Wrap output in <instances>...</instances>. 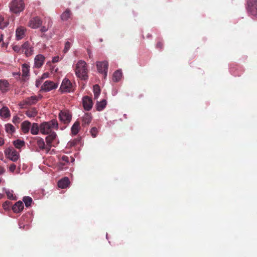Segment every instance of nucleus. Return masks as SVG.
I'll use <instances>...</instances> for the list:
<instances>
[{
  "label": "nucleus",
  "instance_id": "nucleus-35",
  "mask_svg": "<svg viewBox=\"0 0 257 257\" xmlns=\"http://www.w3.org/2000/svg\"><path fill=\"white\" fill-rule=\"evenodd\" d=\"M23 201H24L26 207H29L31 206V204L33 202V200L31 197L29 196H25L23 197Z\"/></svg>",
  "mask_w": 257,
  "mask_h": 257
},
{
  "label": "nucleus",
  "instance_id": "nucleus-49",
  "mask_svg": "<svg viewBox=\"0 0 257 257\" xmlns=\"http://www.w3.org/2000/svg\"><path fill=\"white\" fill-rule=\"evenodd\" d=\"M157 47H161V43H158L157 45Z\"/></svg>",
  "mask_w": 257,
  "mask_h": 257
},
{
  "label": "nucleus",
  "instance_id": "nucleus-13",
  "mask_svg": "<svg viewBox=\"0 0 257 257\" xmlns=\"http://www.w3.org/2000/svg\"><path fill=\"white\" fill-rule=\"evenodd\" d=\"M22 51L27 56H30L33 53V48L29 42H26L22 45Z\"/></svg>",
  "mask_w": 257,
  "mask_h": 257
},
{
  "label": "nucleus",
  "instance_id": "nucleus-46",
  "mask_svg": "<svg viewBox=\"0 0 257 257\" xmlns=\"http://www.w3.org/2000/svg\"><path fill=\"white\" fill-rule=\"evenodd\" d=\"M62 159L63 161H66L67 162H69V159L67 156H63Z\"/></svg>",
  "mask_w": 257,
  "mask_h": 257
},
{
  "label": "nucleus",
  "instance_id": "nucleus-21",
  "mask_svg": "<svg viewBox=\"0 0 257 257\" xmlns=\"http://www.w3.org/2000/svg\"><path fill=\"white\" fill-rule=\"evenodd\" d=\"M31 123L28 121H24L21 124V129L24 134H27L29 132Z\"/></svg>",
  "mask_w": 257,
  "mask_h": 257
},
{
  "label": "nucleus",
  "instance_id": "nucleus-38",
  "mask_svg": "<svg viewBox=\"0 0 257 257\" xmlns=\"http://www.w3.org/2000/svg\"><path fill=\"white\" fill-rule=\"evenodd\" d=\"M71 45V43L67 41L66 42L64 49V53H66L69 50Z\"/></svg>",
  "mask_w": 257,
  "mask_h": 257
},
{
  "label": "nucleus",
  "instance_id": "nucleus-44",
  "mask_svg": "<svg viewBox=\"0 0 257 257\" xmlns=\"http://www.w3.org/2000/svg\"><path fill=\"white\" fill-rule=\"evenodd\" d=\"M59 57L58 56H55L52 59L53 63H56L59 61Z\"/></svg>",
  "mask_w": 257,
  "mask_h": 257
},
{
  "label": "nucleus",
  "instance_id": "nucleus-5",
  "mask_svg": "<svg viewBox=\"0 0 257 257\" xmlns=\"http://www.w3.org/2000/svg\"><path fill=\"white\" fill-rule=\"evenodd\" d=\"M42 96L41 95L37 96L36 95L32 96L30 97H28L23 101L20 102L19 105L21 108H24L26 105H31L36 104L41 98Z\"/></svg>",
  "mask_w": 257,
  "mask_h": 257
},
{
  "label": "nucleus",
  "instance_id": "nucleus-37",
  "mask_svg": "<svg viewBox=\"0 0 257 257\" xmlns=\"http://www.w3.org/2000/svg\"><path fill=\"white\" fill-rule=\"evenodd\" d=\"M90 133L93 138L96 137L97 134V128L95 127H92L90 131Z\"/></svg>",
  "mask_w": 257,
  "mask_h": 257
},
{
  "label": "nucleus",
  "instance_id": "nucleus-1",
  "mask_svg": "<svg viewBox=\"0 0 257 257\" xmlns=\"http://www.w3.org/2000/svg\"><path fill=\"white\" fill-rule=\"evenodd\" d=\"M58 123L56 119H53L49 121H45L40 125V132L44 135L52 133L53 129H58Z\"/></svg>",
  "mask_w": 257,
  "mask_h": 257
},
{
  "label": "nucleus",
  "instance_id": "nucleus-30",
  "mask_svg": "<svg viewBox=\"0 0 257 257\" xmlns=\"http://www.w3.org/2000/svg\"><path fill=\"white\" fill-rule=\"evenodd\" d=\"M9 25L8 21L5 19L3 16L0 15V29H4Z\"/></svg>",
  "mask_w": 257,
  "mask_h": 257
},
{
  "label": "nucleus",
  "instance_id": "nucleus-3",
  "mask_svg": "<svg viewBox=\"0 0 257 257\" xmlns=\"http://www.w3.org/2000/svg\"><path fill=\"white\" fill-rule=\"evenodd\" d=\"M10 11L18 14L22 12L25 9V4L23 0H12L9 4Z\"/></svg>",
  "mask_w": 257,
  "mask_h": 257
},
{
  "label": "nucleus",
  "instance_id": "nucleus-47",
  "mask_svg": "<svg viewBox=\"0 0 257 257\" xmlns=\"http://www.w3.org/2000/svg\"><path fill=\"white\" fill-rule=\"evenodd\" d=\"M4 140L2 138L0 137V146H3L4 144Z\"/></svg>",
  "mask_w": 257,
  "mask_h": 257
},
{
  "label": "nucleus",
  "instance_id": "nucleus-29",
  "mask_svg": "<svg viewBox=\"0 0 257 257\" xmlns=\"http://www.w3.org/2000/svg\"><path fill=\"white\" fill-rule=\"evenodd\" d=\"M122 72L120 70H118L114 72L113 75L112 80L114 82L119 81L122 77Z\"/></svg>",
  "mask_w": 257,
  "mask_h": 257
},
{
  "label": "nucleus",
  "instance_id": "nucleus-7",
  "mask_svg": "<svg viewBox=\"0 0 257 257\" xmlns=\"http://www.w3.org/2000/svg\"><path fill=\"white\" fill-rule=\"evenodd\" d=\"M96 66L98 71L104 74V78H105L107 76L108 63L107 61H104L101 62H97Z\"/></svg>",
  "mask_w": 257,
  "mask_h": 257
},
{
  "label": "nucleus",
  "instance_id": "nucleus-20",
  "mask_svg": "<svg viewBox=\"0 0 257 257\" xmlns=\"http://www.w3.org/2000/svg\"><path fill=\"white\" fill-rule=\"evenodd\" d=\"M0 116L5 118L10 116V111L8 107L4 106L0 109Z\"/></svg>",
  "mask_w": 257,
  "mask_h": 257
},
{
  "label": "nucleus",
  "instance_id": "nucleus-32",
  "mask_svg": "<svg viewBox=\"0 0 257 257\" xmlns=\"http://www.w3.org/2000/svg\"><path fill=\"white\" fill-rule=\"evenodd\" d=\"M71 12L69 10H66L63 14L61 15V19L63 21H67L71 16Z\"/></svg>",
  "mask_w": 257,
  "mask_h": 257
},
{
  "label": "nucleus",
  "instance_id": "nucleus-10",
  "mask_svg": "<svg viewBox=\"0 0 257 257\" xmlns=\"http://www.w3.org/2000/svg\"><path fill=\"white\" fill-rule=\"evenodd\" d=\"M8 158L13 162H16L19 158V153L14 149H9L5 151Z\"/></svg>",
  "mask_w": 257,
  "mask_h": 257
},
{
  "label": "nucleus",
  "instance_id": "nucleus-51",
  "mask_svg": "<svg viewBox=\"0 0 257 257\" xmlns=\"http://www.w3.org/2000/svg\"><path fill=\"white\" fill-rule=\"evenodd\" d=\"M4 196V195L0 193V199L2 198Z\"/></svg>",
  "mask_w": 257,
  "mask_h": 257
},
{
  "label": "nucleus",
  "instance_id": "nucleus-11",
  "mask_svg": "<svg viewBox=\"0 0 257 257\" xmlns=\"http://www.w3.org/2000/svg\"><path fill=\"white\" fill-rule=\"evenodd\" d=\"M42 24V20L39 17H35L30 20L28 25L32 29H37Z\"/></svg>",
  "mask_w": 257,
  "mask_h": 257
},
{
  "label": "nucleus",
  "instance_id": "nucleus-31",
  "mask_svg": "<svg viewBox=\"0 0 257 257\" xmlns=\"http://www.w3.org/2000/svg\"><path fill=\"white\" fill-rule=\"evenodd\" d=\"M5 130L7 133L12 134L15 132V128L12 124L7 123L5 125Z\"/></svg>",
  "mask_w": 257,
  "mask_h": 257
},
{
  "label": "nucleus",
  "instance_id": "nucleus-27",
  "mask_svg": "<svg viewBox=\"0 0 257 257\" xmlns=\"http://www.w3.org/2000/svg\"><path fill=\"white\" fill-rule=\"evenodd\" d=\"M22 76L27 77L29 76L30 72V66L27 64H24L22 66Z\"/></svg>",
  "mask_w": 257,
  "mask_h": 257
},
{
  "label": "nucleus",
  "instance_id": "nucleus-25",
  "mask_svg": "<svg viewBox=\"0 0 257 257\" xmlns=\"http://www.w3.org/2000/svg\"><path fill=\"white\" fill-rule=\"evenodd\" d=\"M80 128V123L78 121H76L71 127V133L73 135H76Z\"/></svg>",
  "mask_w": 257,
  "mask_h": 257
},
{
  "label": "nucleus",
  "instance_id": "nucleus-36",
  "mask_svg": "<svg viewBox=\"0 0 257 257\" xmlns=\"http://www.w3.org/2000/svg\"><path fill=\"white\" fill-rule=\"evenodd\" d=\"M3 189L4 191H5L6 193L8 198H9L10 199L13 200L16 199V197L13 195V190L6 189L5 188H3Z\"/></svg>",
  "mask_w": 257,
  "mask_h": 257
},
{
  "label": "nucleus",
  "instance_id": "nucleus-42",
  "mask_svg": "<svg viewBox=\"0 0 257 257\" xmlns=\"http://www.w3.org/2000/svg\"><path fill=\"white\" fill-rule=\"evenodd\" d=\"M42 81L43 79H41V78L37 79L36 81V86L37 87H39L42 83Z\"/></svg>",
  "mask_w": 257,
  "mask_h": 257
},
{
  "label": "nucleus",
  "instance_id": "nucleus-22",
  "mask_svg": "<svg viewBox=\"0 0 257 257\" xmlns=\"http://www.w3.org/2000/svg\"><path fill=\"white\" fill-rule=\"evenodd\" d=\"M9 88V83L6 80H0V90L4 92H7Z\"/></svg>",
  "mask_w": 257,
  "mask_h": 257
},
{
  "label": "nucleus",
  "instance_id": "nucleus-18",
  "mask_svg": "<svg viewBox=\"0 0 257 257\" xmlns=\"http://www.w3.org/2000/svg\"><path fill=\"white\" fill-rule=\"evenodd\" d=\"M70 184L69 179L68 177H64L59 181L58 183V187L60 188L64 189L68 187Z\"/></svg>",
  "mask_w": 257,
  "mask_h": 257
},
{
  "label": "nucleus",
  "instance_id": "nucleus-12",
  "mask_svg": "<svg viewBox=\"0 0 257 257\" xmlns=\"http://www.w3.org/2000/svg\"><path fill=\"white\" fill-rule=\"evenodd\" d=\"M83 105L85 110H90L93 106L92 99L88 96L83 97L82 99Z\"/></svg>",
  "mask_w": 257,
  "mask_h": 257
},
{
  "label": "nucleus",
  "instance_id": "nucleus-43",
  "mask_svg": "<svg viewBox=\"0 0 257 257\" xmlns=\"http://www.w3.org/2000/svg\"><path fill=\"white\" fill-rule=\"evenodd\" d=\"M49 73H47V72H46V73H44L42 75V77H41V79H43H43H45V78H48V77H49Z\"/></svg>",
  "mask_w": 257,
  "mask_h": 257
},
{
  "label": "nucleus",
  "instance_id": "nucleus-8",
  "mask_svg": "<svg viewBox=\"0 0 257 257\" xmlns=\"http://www.w3.org/2000/svg\"><path fill=\"white\" fill-rule=\"evenodd\" d=\"M247 10L251 15L257 17V0H248Z\"/></svg>",
  "mask_w": 257,
  "mask_h": 257
},
{
  "label": "nucleus",
  "instance_id": "nucleus-52",
  "mask_svg": "<svg viewBox=\"0 0 257 257\" xmlns=\"http://www.w3.org/2000/svg\"><path fill=\"white\" fill-rule=\"evenodd\" d=\"M1 181H2V180H1V179H0V183L1 182Z\"/></svg>",
  "mask_w": 257,
  "mask_h": 257
},
{
  "label": "nucleus",
  "instance_id": "nucleus-50",
  "mask_svg": "<svg viewBox=\"0 0 257 257\" xmlns=\"http://www.w3.org/2000/svg\"><path fill=\"white\" fill-rule=\"evenodd\" d=\"M3 40V35H2L0 36V42H1Z\"/></svg>",
  "mask_w": 257,
  "mask_h": 257
},
{
  "label": "nucleus",
  "instance_id": "nucleus-4",
  "mask_svg": "<svg viewBox=\"0 0 257 257\" xmlns=\"http://www.w3.org/2000/svg\"><path fill=\"white\" fill-rule=\"evenodd\" d=\"M60 89L63 92H71L75 90V85L69 79L65 78L61 85Z\"/></svg>",
  "mask_w": 257,
  "mask_h": 257
},
{
  "label": "nucleus",
  "instance_id": "nucleus-33",
  "mask_svg": "<svg viewBox=\"0 0 257 257\" xmlns=\"http://www.w3.org/2000/svg\"><path fill=\"white\" fill-rule=\"evenodd\" d=\"M93 93L94 99H97L100 93V89L98 85L96 84L94 85Z\"/></svg>",
  "mask_w": 257,
  "mask_h": 257
},
{
  "label": "nucleus",
  "instance_id": "nucleus-23",
  "mask_svg": "<svg viewBox=\"0 0 257 257\" xmlns=\"http://www.w3.org/2000/svg\"><path fill=\"white\" fill-rule=\"evenodd\" d=\"M107 104L106 100L103 99L100 101H97L96 107L97 111H100L104 109Z\"/></svg>",
  "mask_w": 257,
  "mask_h": 257
},
{
  "label": "nucleus",
  "instance_id": "nucleus-19",
  "mask_svg": "<svg viewBox=\"0 0 257 257\" xmlns=\"http://www.w3.org/2000/svg\"><path fill=\"white\" fill-rule=\"evenodd\" d=\"M12 209L14 212L19 213L23 210L24 204L22 201H19L13 205Z\"/></svg>",
  "mask_w": 257,
  "mask_h": 257
},
{
  "label": "nucleus",
  "instance_id": "nucleus-28",
  "mask_svg": "<svg viewBox=\"0 0 257 257\" xmlns=\"http://www.w3.org/2000/svg\"><path fill=\"white\" fill-rule=\"evenodd\" d=\"M38 114V111L35 107L31 108L26 112V114L29 117H34Z\"/></svg>",
  "mask_w": 257,
  "mask_h": 257
},
{
  "label": "nucleus",
  "instance_id": "nucleus-9",
  "mask_svg": "<svg viewBox=\"0 0 257 257\" xmlns=\"http://www.w3.org/2000/svg\"><path fill=\"white\" fill-rule=\"evenodd\" d=\"M58 85L52 81H46L41 86V90L45 92H48L57 88Z\"/></svg>",
  "mask_w": 257,
  "mask_h": 257
},
{
  "label": "nucleus",
  "instance_id": "nucleus-41",
  "mask_svg": "<svg viewBox=\"0 0 257 257\" xmlns=\"http://www.w3.org/2000/svg\"><path fill=\"white\" fill-rule=\"evenodd\" d=\"M16 169V166L14 164L10 165L9 167V171L11 172H14Z\"/></svg>",
  "mask_w": 257,
  "mask_h": 257
},
{
  "label": "nucleus",
  "instance_id": "nucleus-2",
  "mask_svg": "<svg viewBox=\"0 0 257 257\" xmlns=\"http://www.w3.org/2000/svg\"><path fill=\"white\" fill-rule=\"evenodd\" d=\"M75 74L81 79H86L87 78V68L86 63L82 60L78 61L74 68Z\"/></svg>",
  "mask_w": 257,
  "mask_h": 257
},
{
  "label": "nucleus",
  "instance_id": "nucleus-6",
  "mask_svg": "<svg viewBox=\"0 0 257 257\" xmlns=\"http://www.w3.org/2000/svg\"><path fill=\"white\" fill-rule=\"evenodd\" d=\"M60 120L64 123H69L72 119V114L68 110H61L59 114Z\"/></svg>",
  "mask_w": 257,
  "mask_h": 257
},
{
  "label": "nucleus",
  "instance_id": "nucleus-16",
  "mask_svg": "<svg viewBox=\"0 0 257 257\" xmlns=\"http://www.w3.org/2000/svg\"><path fill=\"white\" fill-rule=\"evenodd\" d=\"M26 29L22 26L19 27L16 31V37L17 40H20L25 36Z\"/></svg>",
  "mask_w": 257,
  "mask_h": 257
},
{
  "label": "nucleus",
  "instance_id": "nucleus-24",
  "mask_svg": "<svg viewBox=\"0 0 257 257\" xmlns=\"http://www.w3.org/2000/svg\"><path fill=\"white\" fill-rule=\"evenodd\" d=\"M92 120V115L91 113H86L84 114L82 117L83 124H89Z\"/></svg>",
  "mask_w": 257,
  "mask_h": 257
},
{
  "label": "nucleus",
  "instance_id": "nucleus-45",
  "mask_svg": "<svg viewBox=\"0 0 257 257\" xmlns=\"http://www.w3.org/2000/svg\"><path fill=\"white\" fill-rule=\"evenodd\" d=\"M48 28L45 26H43L41 28V31L42 32H46L48 31Z\"/></svg>",
  "mask_w": 257,
  "mask_h": 257
},
{
  "label": "nucleus",
  "instance_id": "nucleus-34",
  "mask_svg": "<svg viewBox=\"0 0 257 257\" xmlns=\"http://www.w3.org/2000/svg\"><path fill=\"white\" fill-rule=\"evenodd\" d=\"M15 147L17 149H21L25 145V142L20 140H17L13 142Z\"/></svg>",
  "mask_w": 257,
  "mask_h": 257
},
{
  "label": "nucleus",
  "instance_id": "nucleus-48",
  "mask_svg": "<svg viewBox=\"0 0 257 257\" xmlns=\"http://www.w3.org/2000/svg\"><path fill=\"white\" fill-rule=\"evenodd\" d=\"M5 172V169L3 167L0 166V175L3 174Z\"/></svg>",
  "mask_w": 257,
  "mask_h": 257
},
{
  "label": "nucleus",
  "instance_id": "nucleus-39",
  "mask_svg": "<svg viewBox=\"0 0 257 257\" xmlns=\"http://www.w3.org/2000/svg\"><path fill=\"white\" fill-rule=\"evenodd\" d=\"M13 49L16 52L19 53L22 50V47H20L18 45H14L13 46Z\"/></svg>",
  "mask_w": 257,
  "mask_h": 257
},
{
  "label": "nucleus",
  "instance_id": "nucleus-17",
  "mask_svg": "<svg viewBox=\"0 0 257 257\" xmlns=\"http://www.w3.org/2000/svg\"><path fill=\"white\" fill-rule=\"evenodd\" d=\"M56 137L57 135L56 133L52 132V133L49 134V135L46 138V143L48 146V150L50 149L52 146V143L55 140H56Z\"/></svg>",
  "mask_w": 257,
  "mask_h": 257
},
{
  "label": "nucleus",
  "instance_id": "nucleus-40",
  "mask_svg": "<svg viewBox=\"0 0 257 257\" xmlns=\"http://www.w3.org/2000/svg\"><path fill=\"white\" fill-rule=\"evenodd\" d=\"M20 121V118L18 116H14L13 118V122L14 123H19Z\"/></svg>",
  "mask_w": 257,
  "mask_h": 257
},
{
  "label": "nucleus",
  "instance_id": "nucleus-26",
  "mask_svg": "<svg viewBox=\"0 0 257 257\" xmlns=\"http://www.w3.org/2000/svg\"><path fill=\"white\" fill-rule=\"evenodd\" d=\"M30 130L32 135H36L38 134L40 131V125L37 123H33L31 124Z\"/></svg>",
  "mask_w": 257,
  "mask_h": 257
},
{
  "label": "nucleus",
  "instance_id": "nucleus-14",
  "mask_svg": "<svg viewBox=\"0 0 257 257\" xmlns=\"http://www.w3.org/2000/svg\"><path fill=\"white\" fill-rule=\"evenodd\" d=\"M45 57L42 54H39L36 56L34 59V66L36 68H40L44 64Z\"/></svg>",
  "mask_w": 257,
  "mask_h": 257
},
{
  "label": "nucleus",
  "instance_id": "nucleus-15",
  "mask_svg": "<svg viewBox=\"0 0 257 257\" xmlns=\"http://www.w3.org/2000/svg\"><path fill=\"white\" fill-rule=\"evenodd\" d=\"M35 140L36 145L40 150H46L47 152L49 151V150H48V146L47 145H45V142L43 139L38 137L36 138Z\"/></svg>",
  "mask_w": 257,
  "mask_h": 257
}]
</instances>
